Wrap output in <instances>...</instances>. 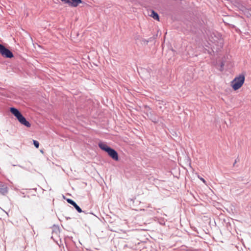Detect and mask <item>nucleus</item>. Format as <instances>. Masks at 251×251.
<instances>
[{
	"instance_id": "13",
	"label": "nucleus",
	"mask_w": 251,
	"mask_h": 251,
	"mask_svg": "<svg viewBox=\"0 0 251 251\" xmlns=\"http://www.w3.org/2000/svg\"><path fill=\"white\" fill-rule=\"evenodd\" d=\"M159 104H165L164 101L162 100H158Z\"/></svg>"
},
{
	"instance_id": "10",
	"label": "nucleus",
	"mask_w": 251,
	"mask_h": 251,
	"mask_svg": "<svg viewBox=\"0 0 251 251\" xmlns=\"http://www.w3.org/2000/svg\"><path fill=\"white\" fill-rule=\"evenodd\" d=\"M151 16L155 20H159V16L158 14L153 10L151 11Z\"/></svg>"
},
{
	"instance_id": "11",
	"label": "nucleus",
	"mask_w": 251,
	"mask_h": 251,
	"mask_svg": "<svg viewBox=\"0 0 251 251\" xmlns=\"http://www.w3.org/2000/svg\"><path fill=\"white\" fill-rule=\"evenodd\" d=\"M220 39L219 40L218 44H219V46L222 47L224 44L223 39L221 38V35H220Z\"/></svg>"
},
{
	"instance_id": "12",
	"label": "nucleus",
	"mask_w": 251,
	"mask_h": 251,
	"mask_svg": "<svg viewBox=\"0 0 251 251\" xmlns=\"http://www.w3.org/2000/svg\"><path fill=\"white\" fill-rule=\"evenodd\" d=\"M33 144L36 148H39V143L37 141L33 140Z\"/></svg>"
},
{
	"instance_id": "3",
	"label": "nucleus",
	"mask_w": 251,
	"mask_h": 251,
	"mask_svg": "<svg viewBox=\"0 0 251 251\" xmlns=\"http://www.w3.org/2000/svg\"><path fill=\"white\" fill-rule=\"evenodd\" d=\"M64 3L67 4L71 7H76L82 2L81 0H61Z\"/></svg>"
},
{
	"instance_id": "2",
	"label": "nucleus",
	"mask_w": 251,
	"mask_h": 251,
	"mask_svg": "<svg viewBox=\"0 0 251 251\" xmlns=\"http://www.w3.org/2000/svg\"><path fill=\"white\" fill-rule=\"evenodd\" d=\"M0 53L3 57L6 58H12L13 57L12 52L6 48L3 45L0 44Z\"/></svg>"
},
{
	"instance_id": "6",
	"label": "nucleus",
	"mask_w": 251,
	"mask_h": 251,
	"mask_svg": "<svg viewBox=\"0 0 251 251\" xmlns=\"http://www.w3.org/2000/svg\"><path fill=\"white\" fill-rule=\"evenodd\" d=\"M67 201L68 203L73 205L75 208L76 209V210L78 211L79 213H81L82 212V210L80 208L79 206L77 205V204L72 200L71 199H67Z\"/></svg>"
},
{
	"instance_id": "9",
	"label": "nucleus",
	"mask_w": 251,
	"mask_h": 251,
	"mask_svg": "<svg viewBox=\"0 0 251 251\" xmlns=\"http://www.w3.org/2000/svg\"><path fill=\"white\" fill-rule=\"evenodd\" d=\"M99 147L102 150L105 151L106 152L109 150L110 147L107 146L105 144L103 143H100L99 144Z\"/></svg>"
},
{
	"instance_id": "4",
	"label": "nucleus",
	"mask_w": 251,
	"mask_h": 251,
	"mask_svg": "<svg viewBox=\"0 0 251 251\" xmlns=\"http://www.w3.org/2000/svg\"><path fill=\"white\" fill-rule=\"evenodd\" d=\"M108 155L114 160L117 161L119 160L118 154L117 151L114 149L110 148L106 151Z\"/></svg>"
},
{
	"instance_id": "7",
	"label": "nucleus",
	"mask_w": 251,
	"mask_h": 251,
	"mask_svg": "<svg viewBox=\"0 0 251 251\" xmlns=\"http://www.w3.org/2000/svg\"><path fill=\"white\" fill-rule=\"evenodd\" d=\"M8 192L7 186L3 184H0V193L2 195H5Z\"/></svg>"
},
{
	"instance_id": "14",
	"label": "nucleus",
	"mask_w": 251,
	"mask_h": 251,
	"mask_svg": "<svg viewBox=\"0 0 251 251\" xmlns=\"http://www.w3.org/2000/svg\"><path fill=\"white\" fill-rule=\"evenodd\" d=\"M200 179H201V180H202V182H203L204 183H205V180L203 178H201Z\"/></svg>"
},
{
	"instance_id": "1",
	"label": "nucleus",
	"mask_w": 251,
	"mask_h": 251,
	"mask_svg": "<svg viewBox=\"0 0 251 251\" xmlns=\"http://www.w3.org/2000/svg\"><path fill=\"white\" fill-rule=\"evenodd\" d=\"M245 81L244 75H240L239 76L236 77L231 82L232 88L234 90L239 89L243 85Z\"/></svg>"
},
{
	"instance_id": "5",
	"label": "nucleus",
	"mask_w": 251,
	"mask_h": 251,
	"mask_svg": "<svg viewBox=\"0 0 251 251\" xmlns=\"http://www.w3.org/2000/svg\"><path fill=\"white\" fill-rule=\"evenodd\" d=\"M17 119L21 124L27 127H30L31 124L29 122L26 121V119L22 115V114Z\"/></svg>"
},
{
	"instance_id": "8",
	"label": "nucleus",
	"mask_w": 251,
	"mask_h": 251,
	"mask_svg": "<svg viewBox=\"0 0 251 251\" xmlns=\"http://www.w3.org/2000/svg\"><path fill=\"white\" fill-rule=\"evenodd\" d=\"M10 111L17 118V119H18L22 115L19 111L15 108H10Z\"/></svg>"
}]
</instances>
